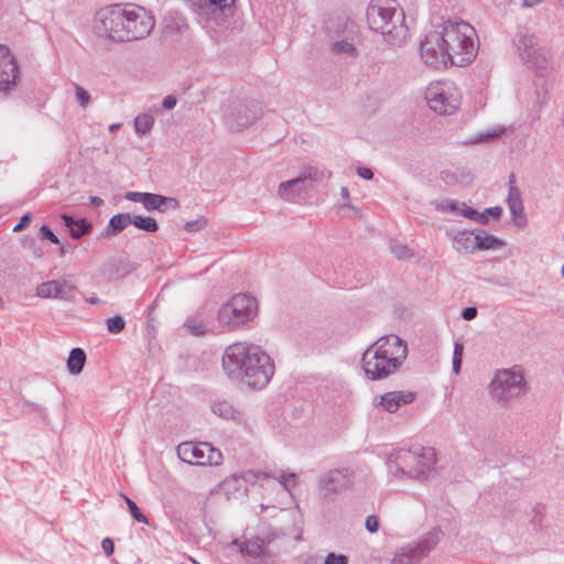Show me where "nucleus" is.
I'll return each instance as SVG.
<instances>
[{
  "mask_svg": "<svg viewBox=\"0 0 564 564\" xmlns=\"http://www.w3.org/2000/svg\"><path fill=\"white\" fill-rule=\"evenodd\" d=\"M478 36L474 26L458 20L433 24L420 43V57L435 69L470 64L478 53Z\"/></svg>",
  "mask_w": 564,
  "mask_h": 564,
  "instance_id": "nucleus-1",
  "label": "nucleus"
},
{
  "mask_svg": "<svg viewBox=\"0 0 564 564\" xmlns=\"http://www.w3.org/2000/svg\"><path fill=\"white\" fill-rule=\"evenodd\" d=\"M154 26V18L138 6H111L97 13L96 29L113 41L143 39Z\"/></svg>",
  "mask_w": 564,
  "mask_h": 564,
  "instance_id": "nucleus-2",
  "label": "nucleus"
},
{
  "mask_svg": "<svg viewBox=\"0 0 564 564\" xmlns=\"http://www.w3.org/2000/svg\"><path fill=\"white\" fill-rule=\"evenodd\" d=\"M223 366L229 375L243 373L252 388L264 387L273 375L270 357L257 346L237 343L225 350Z\"/></svg>",
  "mask_w": 564,
  "mask_h": 564,
  "instance_id": "nucleus-3",
  "label": "nucleus"
},
{
  "mask_svg": "<svg viewBox=\"0 0 564 564\" xmlns=\"http://www.w3.org/2000/svg\"><path fill=\"white\" fill-rule=\"evenodd\" d=\"M405 357L406 346L398 336H383L364 352L362 368L369 379H382L392 373Z\"/></svg>",
  "mask_w": 564,
  "mask_h": 564,
  "instance_id": "nucleus-4",
  "label": "nucleus"
},
{
  "mask_svg": "<svg viewBox=\"0 0 564 564\" xmlns=\"http://www.w3.org/2000/svg\"><path fill=\"white\" fill-rule=\"evenodd\" d=\"M367 20L372 30L392 43L401 42L408 35V28L403 24L402 14L398 12L395 0H373L367 10Z\"/></svg>",
  "mask_w": 564,
  "mask_h": 564,
  "instance_id": "nucleus-5",
  "label": "nucleus"
},
{
  "mask_svg": "<svg viewBox=\"0 0 564 564\" xmlns=\"http://www.w3.org/2000/svg\"><path fill=\"white\" fill-rule=\"evenodd\" d=\"M258 313V302L243 293L234 295L218 312V323L226 329H237L252 321Z\"/></svg>",
  "mask_w": 564,
  "mask_h": 564,
  "instance_id": "nucleus-6",
  "label": "nucleus"
},
{
  "mask_svg": "<svg viewBox=\"0 0 564 564\" xmlns=\"http://www.w3.org/2000/svg\"><path fill=\"white\" fill-rule=\"evenodd\" d=\"M430 108L440 115H451L460 105L462 96L458 89L448 84L432 83L425 93Z\"/></svg>",
  "mask_w": 564,
  "mask_h": 564,
  "instance_id": "nucleus-7",
  "label": "nucleus"
},
{
  "mask_svg": "<svg viewBox=\"0 0 564 564\" xmlns=\"http://www.w3.org/2000/svg\"><path fill=\"white\" fill-rule=\"evenodd\" d=\"M177 456L192 465H220L223 455L220 451L208 443L183 442L177 446Z\"/></svg>",
  "mask_w": 564,
  "mask_h": 564,
  "instance_id": "nucleus-8",
  "label": "nucleus"
},
{
  "mask_svg": "<svg viewBox=\"0 0 564 564\" xmlns=\"http://www.w3.org/2000/svg\"><path fill=\"white\" fill-rule=\"evenodd\" d=\"M397 459L401 470L411 476L424 474L435 462L432 449H425L423 453L401 451Z\"/></svg>",
  "mask_w": 564,
  "mask_h": 564,
  "instance_id": "nucleus-9",
  "label": "nucleus"
},
{
  "mask_svg": "<svg viewBox=\"0 0 564 564\" xmlns=\"http://www.w3.org/2000/svg\"><path fill=\"white\" fill-rule=\"evenodd\" d=\"M523 376L520 372L502 369L497 371L491 382V392L498 399H508L522 390Z\"/></svg>",
  "mask_w": 564,
  "mask_h": 564,
  "instance_id": "nucleus-10",
  "label": "nucleus"
},
{
  "mask_svg": "<svg viewBox=\"0 0 564 564\" xmlns=\"http://www.w3.org/2000/svg\"><path fill=\"white\" fill-rule=\"evenodd\" d=\"M75 283L68 280H50L36 288V295L41 299L74 300Z\"/></svg>",
  "mask_w": 564,
  "mask_h": 564,
  "instance_id": "nucleus-11",
  "label": "nucleus"
},
{
  "mask_svg": "<svg viewBox=\"0 0 564 564\" xmlns=\"http://www.w3.org/2000/svg\"><path fill=\"white\" fill-rule=\"evenodd\" d=\"M417 393L412 390L389 391L375 399V405L389 413L413 403Z\"/></svg>",
  "mask_w": 564,
  "mask_h": 564,
  "instance_id": "nucleus-12",
  "label": "nucleus"
},
{
  "mask_svg": "<svg viewBox=\"0 0 564 564\" xmlns=\"http://www.w3.org/2000/svg\"><path fill=\"white\" fill-rule=\"evenodd\" d=\"M18 73L15 57L8 46L0 44V91L14 86Z\"/></svg>",
  "mask_w": 564,
  "mask_h": 564,
  "instance_id": "nucleus-13",
  "label": "nucleus"
},
{
  "mask_svg": "<svg viewBox=\"0 0 564 564\" xmlns=\"http://www.w3.org/2000/svg\"><path fill=\"white\" fill-rule=\"evenodd\" d=\"M246 479L240 475H230L226 477L219 485L218 488L227 496H232L241 491L245 487Z\"/></svg>",
  "mask_w": 564,
  "mask_h": 564,
  "instance_id": "nucleus-14",
  "label": "nucleus"
},
{
  "mask_svg": "<svg viewBox=\"0 0 564 564\" xmlns=\"http://www.w3.org/2000/svg\"><path fill=\"white\" fill-rule=\"evenodd\" d=\"M62 218L65 221L66 227L69 229L70 236L73 238H80L91 228V226L85 219L74 220L67 215H63Z\"/></svg>",
  "mask_w": 564,
  "mask_h": 564,
  "instance_id": "nucleus-15",
  "label": "nucleus"
},
{
  "mask_svg": "<svg viewBox=\"0 0 564 564\" xmlns=\"http://www.w3.org/2000/svg\"><path fill=\"white\" fill-rule=\"evenodd\" d=\"M502 245L501 240L486 231L480 230L476 232V250L498 249Z\"/></svg>",
  "mask_w": 564,
  "mask_h": 564,
  "instance_id": "nucleus-16",
  "label": "nucleus"
},
{
  "mask_svg": "<svg viewBox=\"0 0 564 564\" xmlns=\"http://www.w3.org/2000/svg\"><path fill=\"white\" fill-rule=\"evenodd\" d=\"M86 355L82 348L70 350L67 359V369L72 375H78L85 365Z\"/></svg>",
  "mask_w": 564,
  "mask_h": 564,
  "instance_id": "nucleus-17",
  "label": "nucleus"
},
{
  "mask_svg": "<svg viewBox=\"0 0 564 564\" xmlns=\"http://www.w3.org/2000/svg\"><path fill=\"white\" fill-rule=\"evenodd\" d=\"M456 249L464 252L476 251V231H464L455 238Z\"/></svg>",
  "mask_w": 564,
  "mask_h": 564,
  "instance_id": "nucleus-18",
  "label": "nucleus"
},
{
  "mask_svg": "<svg viewBox=\"0 0 564 564\" xmlns=\"http://www.w3.org/2000/svg\"><path fill=\"white\" fill-rule=\"evenodd\" d=\"M165 203H173L176 206V202L172 198L164 197L159 194L148 193L143 207L147 210L160 209Z\"/></svg>",
  "mask_w": 564,
  "mask_h": 564,
  "instance_id": "nucleus-19",
  "label": "nucleus"
},
{
  "mask_svg": "<svg viewBox=\"0 0 564 564\" xmlns=\"http://www.w3.org/2000/svg\"><path fill=\"white\" fill-rule=\"evenodd\" d=\"M132 225L148 232H155L159 229L156 220L151 217L134 216Z\"/></svg>",
  "mask_w": 564,
  "mask_h": 564,
  "instance_id": "nucleus-20",
  "label": "nucleus"
},
{
  "mask_svg": "<svg viewBox=\"0 0 564 564\" xmlns=\"http://www.w3.org/2000/svg\"><path fill=\"white\" fill-rule=\"evenodd\" d=\"M509 207L511 213L514 215L516 221L518 224L523 223V206L519 198V194L514 191V197L510 196L509 198Z\"/></svg>",
  "mask_w": 564,
  "mask_h": 564,
  "instance_id": "nucleus-21",
  "label": "nucleus"
},
{
  "mask_svg": "<svg viewBox=\"0 0 564 564\" xmlns=\"http://www.w3.org/2000/svg\"><path fill=\"white\" fill-rule=\"evenodd\" d=\"M153 126V118L150 115H140L134 120V128L138 133L145 134Z\"/></svg>",
  "mask_w": 564,
  "mask_h": 564,
  "instance_id": "nucleus-22",
  "label": "nucleus"
},
{
  "mask_svg": "<svg viewBox=\"0 0 564 564\" xmlns=\"http://www.w3.org/2000/svg\"><path fill=\"white\" fill-rule=\"evenodd\" d=\"M133 217H131L128 214H118L111 217L110 219V226L115 230H122L130 224H132Z\"/></svg>",
  "mask_w": 564,
  "mask_h": 564,
  "instance_id": "nucleus-23",
  "label": "nucleus"
},
{
  "mask_svg": "<svg viewBox=\"0 0 564 564\" xmlns=\"http://www.w3.org/2000/svg\"><path fill=\"white\" fill-rule=\"evenodd\" d=\"M213 411L221 417H229L232 415V406L227 401H216L213 404Z\"/></svg>",
  "mask_w": 564,
  "mask_h": 564,
  "instance_id": "nucleus-24",
  "label": "nucleus"
},
{
  "mask_svg": "<svg viewBox=\"0 0 564 564\" xmlns=\"http://www.w3.org/2000/svg\"><path fill=\"white\" fill-rule=\"evenodd\" d=\"M124 500H126V503L133 517V519L137 521V522H140V523H148V519L147 517L141 512V510L139 509V507L135 505L134 501H132L130 498H128L127 496H124Z\"/></svg>",
  "mask_w": 564,
  "mask_h": 564,
  "instance_id": "nucleus-25",
  "label": "nucleus"
},
{
  "mask_svg": "<svg viewBox=\"0 0 564 564\" xmlns=\"http://www.w3.org/2000/svg\"><path fill=\"white\" fill-rule=\"evenodd\" d=\"M124 321L120 316H113L107 319L108 330L112 334H118L124 328Z\"/></svg>",
  "mask_w": 564,
  "mask_h": 564,
  "instance_id": "nucleus-26",
  "label": "nucleus"
},
{
  "mask_svg": "<svg viewBox=\"0 0 564 564\" xmlns=\"http://www.w3.org/2000/svg\"><path fill=\"white\" fill-rule=\"evenodd\" d=\"M463 350H464L463 344L458 343V341L455 343L454 355H453V369H454L455 373L459 372V368L462 365V358H463Z\"/></svg>",
  "mask_w": 564,
  "mask_h": 564,
  "instance_id": "nucleus-27",
  "label": "nucleus"
},
{
  "mask_svg": "<svg viewBox=\"0 0 564 564\" xmlns=\"http://www.w3.org/2000/svg\"><path fill=\"white\" fill-rule=\"evenodd\" d=\"M391 251L398 259L401 260L409 259L413 256L411 249L404 245H393L391 247Z\"/></svg>",
  "mask_w": 564,
  "mask_h": 564,
  "instance_id": "nucleus-28",
  "label": "nucleus"
},
{
  "mask_svg": "<svg viewBox=\"0 0 564 564\" xmlns=\"http://www.w3.org/2000/svg\"><path fill=\"white\" fill-rule=\"evenodd\" d=\"M186 330L194 336H202L206 333V326L200 322H188L185 325Z\"/></svg>",
  "mask_w": 564,
  "mask_h": 564,
  "instance_id": "nucleus-29",
  "label": "nucleus"
},
{
  "mask_svg": "<svg viewBox=\"0 0 564 564\" xmlns=\"http://www.w3.org/2000/svg\"><path fill=\"white\" fill-rule=\"evenodd\" d=\"M333 50L336 52V53H345V54H348V55H351V56H355L356 55V48L347 43V42H336L334 45H333Z\"/></svg>",
  "mask_w": 564,
  "mask_h": 564,
  "instance_id": "nucleus-30",
  "label": "nucleus"
},
{
  "mask_svg": "<svg viewBox=\"0 0 564 564\" xmlns=\"http://www.w3.org/2000/svg\"><path fill=\"white\" fill-rule=\"evenodd\" d=\"M462 214L464 216H466L467 218L473 219V220H477L479 223H485V221L488 220V217L485 214H479L478 212H476L475 209H473L470 207H465L462 210Z\"/></svg>",
  "mask_w": 564,
  "mask_h": 564,
  "instance_id": "nucleus-31",
  "label": "nucleus"
},
{
  "mask_svg": "<svg viewBox=\"0 0 564 564\" xmlns=\"http://www.w3.org/2000/svg\"><path fill=\"white\" fill-rule=\"evenodd\" d=\"M75 91H76V97H77L78 102L82 106H86L90 100L89 94L83 87H80L78 85H75Z\"/></svg>",
  "mask_w": 564,
  "mask_h": 564,
  "instance_id": "nucleus-32",
  "label": "nucleus"
},
{
  "mask_svg": "<svg viewBox=\"0 0 564 564\" xmlns=\"http://www.w3.org/2000/svg\"><path fill=\"white\" fill-rule=\"evenodd\" d=\"M40 236L42 239L50 240L52 243L57 245L59 242L56 235L46 226L40 228Z\"/></svg>",
  "mask_w": 564,
  "mask_h": 564,
  "instance_id": "nucleus-33",
  "label": "nucleus"
},
{
  "mask_svg": "<svg viewBox=\"0 0 564 564\" xmlns=\"http://www.w3.org/2000/svg\"><path fill=\"white\" fill-rule=\"evenodd\" d=\"M324 564H347V557L345 555L329 553L326 556Z\"/></svg>",
  "mask_w": 564,
  "mask_h": 564,
  "instance_id": "nucleus-34",
  "label": "nucleus"
},
{
  "mask_svg": "<svg viewBox=\"0 0 564 564\" xmlns=\"http://www.w3.org/2000/svg\"><path fill=\"white\" fill-rule=\"evenodd\" d=\"M147 195H148V193L129 192L126 194V199L131 200V202L141 203L142 205H144Z\"/></svg>",
  "mask_w": 564,
  "mask_h": 564,
  "instance_id": "nucleus-35",
  "label": "nucleus"
},
{
  "mask_svg": "<svg viewBox=\"0 0 564 564\" xmlns=\"http://www.w3.org/2000/svg\"><path fill=\"white\" fill-rule=\"evenodd\" d=\"M366 528L369 532L375 533L378 531L379 522L376 516H368L366 519Z\"/></svg>",
  "mask_w": 564,
  "mask_h": 564,
  "instance_id": "nucleus-36",
  "label": "nucleus"
},
{
  "mask_svg": "<svg viewBox=\"0 0 564 564\" xmlns=\"http://www.w3.org/2000/svg\"><path fill=\"white\" fill-rule=\"evenodd\" d=\"M31 223V216L25 214L21 217L20 221L13 227V231L18 232L28 227Z\"/></svg>",
  "mask_w": 564,
  "mask_h": 564,
  "instance_id": "nucleus-37",
  "label": "nucleus"
},
{
  "mask_svg": "<svg viewBox=\"0 0 564 564\" xmlns=\"http://www.w3.org/2000/svg\"><path fill=\"white\" fill-rule=\"evenodd\" d=\"M101 547H102L104 552L106 553V555H108V556L111 555L115 551L113 542L109 538H106L102 540Z\"/></svg>",
  "mask_w": 564,
  "mask_h": 564,
  "instance_id": "nucleus-38",
  "label": "nucleus"
},
{
  "mask_svg": "<svg viewBox=\"0 0 564 564\" xmlns=\"http://www.w3.org/2000/svg\"><path fill=\"white\" fill-rule=\"evenodd\" d=\"M248 552L253 555H257L260 553V545L258 543H246V549L241 547V552Z\"/></svg>",
  "mask_w": 564,
  "mask_h": 564,
  "instance_id": "nucleus-39",
  "label": "nucleus"
},
{
  "mask_svg": "<svg viewBox=\"0 0 564 564\" xmlns=\"http://www.w3.org/2000/svg\"><path fill=\"white\" fill-rule=\"evenodd\" d=\"M210 4L216 6L220 9L230 7L235 0H208Z\"/></svg>",
  "mask_w": 564,
  "mask_h": 564,
  "instance_id": "nucleus-40",
  "label": "nucleus"
},
{
  "mask_svg": "<svg viewBox=\"0 0 564 564\" xmlns=\"http://www.w3.org/2000/svg\"><path fill=\"white\" fill-rule=\"evenodd\" d=\"M357 173L360 177L366 180H371L373 176L372 171L368 167H358Z\"/></svg>",
  "mask_w": 564,
  "mask_h": 564,
  "instance_id": "nucleus-41",
  "label": "nucleus"
},
{
  "mask_svg": "<svg viewBox=\"0 0 564 564\" xmlns=\"http://www.w3.org/2000/svg\"><path fill=\"white\" fill-rule=\"evenodd\" d=\"M477 314V310L475 307H467L463 311V317L467 321L473 319Z\"/></svg>",
  "mask_w": 564,
  "mask_h": 564,
  "instance_id": "nucleus-42",
  "label": "nucleus"
},
{
  "mask_svg": "<svg viewBox=\"0 0 564 564\" xmlns=\"http://www.w3.org/2000/svg\"><path fill=\"white\" fill-rule=\"evenodd\" d=\"M176 105V98L172 95H169L163 100V106L166 109H171Z\"/></svg>",
  "mask_w": 564,
  "mask_h": 564,
  "instance_id": "nucleus-43",
  "label": "nucleus"
},
{
  "mask_svg": "<svg viewBox=\"0 0 564 564\" xmlns=\"http://www.w3.org/2000/svg\"><path fill=\"white\" fill-rule=\"evenodd\" d=\"M502 209L500 207H492L486 209V213H484L486 216L489 215L494 218H499L501 216Z\"/></svg>",
  "mask_w": 564,
  "mask_h": 564,
  "instance_id": "nucleus-44",
  "label": "nucleus"
},
{
  "mask_svg": "<svg viewBox=\"0 0 564 564\" xmlns=\"http://www.w3.org/2000/svg\"><path fill=\"white\" fill-rule=\"evenodd\" d=\"M282 484L285 487H289L290 485H294L295 484V475L294 474H290L288 476H283Z\"/></svg>",
  "mask_w": 564,
  "mask_h": 564,
  "instance_id": "nucleus-45",
  "label": "nucleus"
},
{
  "mask_svg": "<svg viewBox=\"0 0 564 564\" xmlns=\"http://www.w3.org/2000/svg\"><path fill=\"white\" fill-rule=\"evenodd\" d=\"M297 182H299V180H294V181H291V182H288V183H283V184H281V186H280V193H281V195H285V194H284V192L286 191L288 186H290V185H292V184H295V183H297Z\"/></svg>",
  "mask_w": 564,
  "mask_h": 564,
  "instance_id": "nucleus-46",
  "label": "nucleus"
},
{
  "mask_svg": "<svg viewBox=\"0 0 564 564\" xmlns=\"http://www.w3.org/2000/svg\"><path fill=\"white\" fill-rule=\"evenodd\" d=\"M87 302H89L90 304H97L100 302V300L98 297H89L87 299Z\"/></svg>",
  "mask_w": 564,
  "mask_h": 564,
  "instance_id": "nucleus-47",
  "label": "nucleus"
},
{
  "mask_svg": "<svg viewBox=\"0 0 564 564\" xmlns=\"http://www.w3.org/2000/svg\"><path fill=\"white\" fill-rule=\"evenodd\" d=\"M341 195L345 197V198H348L349 197V191L347 187H343L341 188Z\"/></svg>",
  "mask_w": 564,
  "mask_h": 564,
  "instance_id": "nucleus-48",
  "label": "nucleus"
},
{
  "mask_svg": "<svg viewBox=\"0 0 564 564\" xmlns=\"http://www.w3.org/2000/svg\"><path fill=\"white\" fill-rule=\"evenodd\" d=\"M119 127H120V124H119V123H113V124H111V126L109 127V130H110L111 132H113V131H115V130H117Z\"/></svg>",
  "mask_w": 564,
  "mask_h": 564,
  "instance_id": "nucleus-49",
  "label": "nucleus"
},
{
  "mask_svg": "<svg viewBox=\"0 0 564 564\" xmlns=\"http://www.w3.org/2000/svg\"><path fill=\"white\" fill-rule=\"evenodd\" d=\"M93 202H94V203H99V202H100V199H99V198H94V200H93Z\"/></svg>",
  "mask_w": 564,
  "mask_h": 564,
  "instance_id": "nucleus-50",
  "label": "nucleus"
},
{
  "mask_svg": "<svg viewBox=\"0 0 564 564\" xmlns=\"http://www.w3.org/2000/svg\"><path fill=\"white\" fill-rule=\"evenodd\" d=\"M562 274H563V276H564V264H563V268H562Z\"/></svg>",
  "mask_w": 564,
  "mask_h": 564,
  "instance_id": "nucleus-51",
  "label": "nucleus"
}]
</instances>
